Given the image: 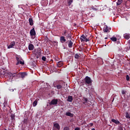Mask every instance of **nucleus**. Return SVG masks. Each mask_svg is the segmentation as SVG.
<instances>
[{
	"label": "nucleus",
	"mask_w": 130,
	"mask_h": 130,
	"mask_svg": "<svg viewBox=\"0 0 130 130\" xmlns=\"http://www.w3.org/2000/svg\"><path fill=\"white\" fill-rule=\"evenodd\" d=\"M52 130H59V129H57L56 128H54V127H53Z\"/></svg>",
	"instance_id": "nucleus-38"
},
{
	"label": "nucleus",
	"mask_w": 130,
	"mask_h": 130,
	"mask_svg": "<svg viewBox=\"0 0 130 130\" xmlns=\"http://www.w3.org/2000/svg\"><path fill=\"white\" fill-rule=\"evenodd\" d=\"M111 121H112V122H114V123H115L116 124H119V123H120V122H119V121H118V120H115L114 119H112Z\"/></svg>",
	"instance_id": "nucleus-18"
},
{
	"label": "nucleus",
	"mask_w": 130,
	"mask_h": 130,
	"mask_svg": "<svg viewBox=\"0 0 130 130\" xmlns=\"http://www.w3.org/2000/svg\"><path fill=\"white\" fill-rule=\"evenodd\" d=\"M62 35L65 36L66 39H72V35H71V32L65 30L63 31Z\"/></svg>",
	"instance_id": "nucleus-2"
},
{
	"label": "nucleus",
	"mask_w": 130,
	"mask_h": 130,
	"mask_svg": "<svg viewBox=\"0 0 130 130\" xmlns=\"http://www.w3.org/2000/svg\"><path fill=\"white\" fill-rule=\"evenodd\" d=\"M63 130H70V127L69 126H65L63 128Z\"/></svg>",
	"instance_id": "nucleus-35"
},
{
	"label": "nucleus",
	"mask_w": 130,
	"mask_h": 130,
	"mask_svg": "<svg viewBox=\"0 0 130 130\" xmlns=\"http://www.w3.org/2000/svg\"><path fill=\"white\" fill-rule=\"evenodd\" d=\"M126 81H129V76H128V75H126Z\"/></svg>",
	"instance_id": "nucleus-33"
},
{
	"label": "nucleus",
	"mask_w": 130,
	"mask_h": 130,
	"mask_svg": "<svg viewBox=\"0 0 130 130\" xmlns=\"http://www.w3.org/2000/svg\"><path fill=\"white\" fill-rule=\"evenodd\" d=\"M111 40L114 42H116V41H117V39L116 37H112L111 38Z\"/></svg>",
	"instance_id": "nucleus-26"
},
{
	"label": "nucleus",
	"mask_w": 130,
	"mask_h": 130,
	"mask_svg": "<svg viewBox=\"0 0 130 130\" xmlns=\"http://www.w3.org/2000/svg\"><path fill=\"white\" fill-rule=\"evenodd\" d=\"M15 117H16V115H15V114H11V118L12 122L13 121H15Z\"/></svg>",
	"instance_id": "nucleus-21"
},
{
	"label": "nucleus",
	"mask_w": 130,
	"mask_h": 130,
	"mask_svg": "<svg viewBox=\"0 0 130 130\" xmlns=\"http://www.w3.org/2000/svg\"><path fill=\"white\" fill-rule=\"evenodd\" d=\"M66 115L67 116H70V117H73L74 116V114L71 113L70 112H68L66 113Z\"/></svg>",
	"instance_id": "nucleus-20"
},
{
	"label": "nucleus",
	"mask_w": 130,
	"mask_h": 130,
	"mask_svg": "<svg viewBox=\"0 0 130 130\" xmlns=\"http://www.w3.org/2000/svg\"><path fill=\"white\" fill-rule=\"evenodd\" d=\"M82 100H83V101H85V102H83V104H86V103H87V102H88V99H87L85 97L83 98Z\"/></svg>",
	"instance_id": "nucleus-23"
},
{
	"label": "nucleus",
	"mask_w": 130,
	"mask_h": 130,
	"mask_svg": "<svg viewBox=\"0 0 130 130\" xmlns=\"http://www.w3.org/2000/svg\"><path fill=\"white\" fill-rule=\"evenodd\" d=\"M67 101H68L69 102H72L73 101V96L69 95L68 97Z\"/></svg>",
	"instance_id": "nucleus-22"
},
{
	"label": "nucleus",
	"mask_w": 130,
	"mask_h": 130,
	"mask_svg": "<svg viewBox=\"0 0 130 130\" xmlns=\"http://www.w3.org/2000/svg\"><path fill=\"white\" fill-rule=\"evenodd\" d=\"M15 45H16V42H15V41H12L11 42L10 45L8 47V48H13Z\"/></svg>",
	"instance_id": "nucleus-11"
},
{
	"label": "nucleus",
	"mask_w": 130,
	"mask_h": 130,
	"mask_svg": "<svg viewBox=\"0 0 130 130\" xmlns=\"http://www.w3.org/2000/svg\"><path fill=\"white\" fill-rule=\"evenodd\" d=\"M28 49L29 50H33L34 49V45L32 44H30L28 45Z\"/></svg>",
	"instance_id": "nucleus-19"
},
{
	"label": "nucleus",
	"mask_w": 130,
	"mask_h": 130,
	"mask_svg": "<svg viewBox=\"0 0 130 130\" xmlns=\"http://www.w3.org/2000/svg\"><path fill=\"white\" fill-rule=\"evenodd\" d=\"M53 86L54 87V88H57V90H60V89H61V88H62V85H61V84H55L54 83Z\"/></svg>",
	"instance_id": "nucleus-8"
},
{
	"label": "nucleus",
	"mask_w": 130,
	"mask_h": 130,
	"mask_svg": "<svg viewBox=\"0 0 130 130\" xmlns=\"http://www.w3.org/2000/svg\"><path fill=\"white\" fill-rule=\"evenodd\" d=\"M30 35L31 36H35L36 35V31H35V28H33L30 31Z\"/></svg>",
	"instance_id": "nucleus-9"
},
{
	"label": "nucleus",
	"mask_w": 130,
	"mask_h": 130,
	"mask_svg": "<svg viewBox=\"0 0 130 130\" xmlns=\"http://www.w3.org/2000/svg\"><path fill=\"white\" fill-rule=\"evenodd\" d=\"M59 101H60V102H62L59 99H53L50 103H49V105H57V103H58Z\"/></svg>",
	"instance_id": "nucleus-5"
},
{
	"label": "nucleus",
	"mask_w": 130,
	"mask_h": 130,
	"mask_svg": "<svg viewBox=\"0 0 130 130\" xmlns=\"http://www.w3.org/2000/svg\"><path fill=\"white\" fill-rule=\"evenodd\" d=\"M29 25L30 26H33L34 25V23L33 22V19L32 18H29L28 19Z\"/></svg>",
	"instance_id": "nucleus-17"
},
{
	"label": "nucleus",
	"mask_w": 130,
	"mask_h": 130,
	"mask_svg": "<svg viewBox=\"0 0 130 130\" xmlns=\"http://www.w3.org/2000/svg\"><path fill=\"white\" fill-rule=\"evenodd\" d=\"M108 38L106 37V38H105V39H108Z\"/></svg>",
	"instance_id": "nucleus-40"
},
{
	"label": "nucleus",
	"mask_w": 130,
	"mask_h": 130,
	"mask_svg": "<svg viewBox=\"0 0 130 130\" xmlns=\"http://www.w3.org/2000/svg\"><path fill=\"white\" fill-rule=\"evenodd\" d=\"M63 66V63L61 62V61H59L57 62V67H58V68H61V67H62Z\"/></svg>",
	"instance_id": "nucleus-15"
},
{
	"label": "nucleus",
	"mask_w": 130,
	"mask_h": 130,
	"mask_svg": "<svg viewBox=\"0 0 130 130\" xmlns=\"http://www.w3.org/2000/svg\"><path fill=\"white\" fill-rule=\"evenodd\" d=\"M93 125H94V124H93V123H90L89 124L90 126H93Z\"/></svg>",
	"instance_id": "nucleus-37"
},
{
	"label": "nucleus",
	"mask_w": 130,
	"mask_h": 130,
	"mask_svg": "<svg viewBox=\"0 0 130 130\" xmlns=\"http://www.w3.org/2000/svg\"><path fill=\"white\" fill-rule=\"evenodd\" d=\"M122 95H124V94H125V92H124V91H122Z\"/></svg>",
	"instance_id": "nucleus-39"
},
{
	"label": "nucleus",
	"mask_w": 130,
	"mask_h": 130,
	"mask_svg": "<svg viewBox=\"0 0 130 130\" xmlns=\"http://www.w3.org/2000/svg\"><path fill=\"white\" fill-rule=\"evenodd\" d=\"M16 60H17V63H16V66H18V64H19V63H20V64H25V63L24 62V61H22L21 60V58H20V57H16Z\"/></svg>",
	"instance_id": "nucleus-7"
},
{
	"label": "nucleus",
	"mask_w": 130,
	"mask_h": 130,
	"mask_svg": "<svg viewBox=\"0 0 130 130\" xmlns=\"http://www.w3.org/2000/svg\"><path fill=\"white\" fill-rule=\"evenodd\" d=\"M21 77L23 79L27 76V74L25 72L19 73Z\"/></svg>",
	"instance_id": "nucleus-16"
},
{
	"label": "nucleus",
	"mask_w": 130,
	"mask_h": 130,
	"mask_svg": "<svg viewBox=\"0 0 130 130\" xmlns=\"http://www.w3.org/2000/svg\"><path fill=\"white\" fill-rule=\"evenodd\" d=\"M121 4H122V0H118L117 2V6H120Z\"/></svg>",
	"instance_id": "nucleus-27"
},
{
	"label": "nucleus",
	"mask_w": 130,
	"mask_h": 130,
	"mask_svg": "<svg viewBox=\"0 0 130 130\" xmlns=\"http://www.w3.org/2000/svg\"><path fill=\"white\" fill-rule=\"evenodd\" d=\"M75 57L77 59H79V58H80V55L78 54H76L75 55Z\"/></svg>",
	"instance_id": "nucleus-29"
},
{
	"label": "nucleus",
	"mask_w": 130,
	"mask_h": 130,
	"mask_svg": "<svg viewBox=\"0 0 130 130\" xmlns=\"http://www.w3.org/2000/svg\"><path fill=\"white\" fill-rule=\"evenodd\" d=\"M68 46L70 48H72L73 47V45L74 44V43L72 42V40H68Z\"/></svg>",
	"instance_id": "nucleus-13"
},
{
	"label": "nucleus",
	"mask_w": 130,
	"mask_h": 130,
	"mask_svg": "<svg viewBox=\"0 0 130 130\" xmlns=\"http://www.w3.org/2000/svg\"><path fill=\"white\" fill-rule=\"evenodd\" d=\"M91 10H92V11H98V9L94 7V6L91 7Z\"/></svg>",
	"instance_id": "nucleus-30"
},
{
	"label": "nucleus",
	"mask_w": 130,
	"mask_h": 130,
	"mask_svg": "<svg viewBox=\"0 0 130 130\" xmlns=\"http://www.w3.org/2000/svg\"><path fill=\"white\" fill-rule=\"evenodd\" d=\"M129 34H124L123 35V37L124 39H126L127 40H128L130 38V36Z\"/></svg>",
	"instance_id": "nucleus-14"
},
{
	"label": "nucleus",
	"mask_w": 130,
	"mask_h": 130,
	"mask_svg": "<svg viewBox=\"0 0 130 130\" xmlns=\"http://www.w3.org/2000/svg\"><path fill=\"white\" fill-rule=\"evenodd\" d=\"M4 107H6V105H5V104H4Z\"/></svg>",
	"instance_id": "nucleus-41"
},
{
	"label": "nucleus",
	"mask_w": 130,
	"mask_h": 130,
	"mask_svg": "<svg viewBox=\"0 0 130 130\" xmlns=\"http://www.w3.org/2000/svg\"><path fill=\"white\" fill-rule=\"evenodd\" d=\"M74 130H81V128L79 127H76Z\"/></svg>",
	"instance_id": "nucleus-36"
},
{
	"label": "nucleus",
	"mask_w": 130,
	"mask_h": 130,
	"mask_svg": "<svg viewBox=\"0 0 130 130\" xmlns=\"http://www.w3.org/2000/svg\"><path fill=\"white\" fill-rule=\"evenodd\" d=\"M84 80L85 85H88V86H92L93 80H91V78H90L89 76H86Z\"/></svg>",
	"instance_id": "nucleus-1"
},
{
	"label": "nucleus",
	"mask_w": 130,
	"mask_h": 130,
	"mask_svg": "<svg viewBox=\"0 0 130 130\" xmlns=\"http://www.w3.org/2000/svg\"><path fill=\"white\" fill-rule=\"evenodd\" d=\"M23 122L24 123H28V119H24Z\"/></svg>",
	"instance_id": "nucleus-34"
},
{
	"label": "nucleus",
	"mask_w": 130,
	"mask_h": 130,
	"mask_svg": "<svg viewBox=\"0 0 130 130\" xmlns=\"http://www.w3.org/2000/svg\"><path fill=\"white\" fill-rule=\"evenodd\" d=\"M37 101H35L32 103L33 106H36V105H37Z\"/></svg>",
	"instance_id": "nucleus-31"
},
{
	"label": "nucleus",
	"mask_w": 130,
	"mask_h": 130,
	"mask_svg": "<svg viewBox=\"0 0 130 130\" xmlns=\"http://www.w3.org/2000/svg\"><path fill=\"white\" fill-rule=\"evenodd\" d=\"M73 0H68V3L69 6H71L72 5V3H73Z\"/></svg>",
	"instance_id": "nucleus-28"
},
{
	"label": "nucleus",
	"mask_w": 130,
	"mask_h": 130,
	"mask_svg": "<svg viewBox=\"0 0 130 130\" xmlns=\"http://www.w3.org/2000/svg\"><path fill=\"white\" fill-rule=\"evenodd\" d=\"M125 117L126 118H127L128 119H129L130 118V114H129V113L128 112H126L125 113Z\"/></svg>",
	"instance_id": "nucleus-24"
},
{
	"label": "nucleus",
	"mask_w": 130,
	"mask_h": 130,
	"mask_svg": "<svg viewBox=\"0 0 130 130\" xmlns=\"http://www.w3.org/2000/svg\"><path fill=\"white\" fill-rule=\"evenodd\" d=\"M103 31H104V32H109V29L108 26H107L106 27V28H105L103 29Z\"/></svg>",
	"instance_id": "nucleus-25"
},
{
	"label": "nucleus",
	"mask_w": 130,
	"mask_h": 130,
	"mask_svg": "<svg viewBox=\"0 0 130 130\" xmlns=\"http://www.w3.org/2000/svg\"><path fill=\"white\" fill-rule=\"evenodd\" d=\"M53 127L57 128V129H60V126L59 125V124L57 123H54Z\"/></svg>",
	"instance_id": "nucleus-12"
},
{
	"label": "nucleus",
	"mask_w": 130,
	"mask_h": 130,
	"mask_svg": "<svg viewBox=\"0 0 130 130\" xmlns=\"http://www.w3.org/2000/svg\"><path fill=\"white\" fill-rule=\"evenodd\" d=\"M42 60H43V61H46V57L45 56H43L42 57Z\"/></svg>",
	"instance_id": "nucleus-32"
},
{
	"label": "nucleus",
	"mask_w": 130,
	"mask_h": 130,
	"mask_svg": "<svg viewBox=\"0 0 130 130\" xmlns=\"http://www.w3.org/2000/svg\"><path fill=\"white\" fill-rule=\"evenodd\" d=\"M17 73H18L17 71L13 73L9 72L7 74V77L9 78V80H13V78L17 76Z\"/></svg>",
	"instance_id": "nucleus-4"
},
{
	"label": "nucleus",
	"mask_w": 130,
	"mask_h": 130,
	"mask_svg": "<svg viewBox=\"0 0 130 130\" xmlns=\"http://www.w3.org/2000/svg\"><path fill=\"white\" fill-rule=\"evenodd\" d=\"M67 41V39H66V37L64 36H62L60 37V42L61 43H64Z\"/></svg>",
	"instance_id": "nucleus-10"
},
{
	"label": "nucleus",
	"mask_w": 130,
	"mask_h": 130,
	"mask_svg": "<svg viewBox=\"0 0 130 130\" xmlns=\"http://www.w3.org/2000/svg\"><path fill=\"white\" fill-rule=\"evenodd\" d=\"M80 41L81 42H88V41H89V38H87L86 36H85L84 35H82L80 37Z\"/></svg>",
	"instance_id": "nucleus-6"
},
{
	"label": "nucleus",
	"mask_w": 130,
	"mask_h": 130,
	"mask_svg": "<svg viewBox=\"0 0 130 130\" xmlns=\"http://www.w3.org/2000/svg\"><path fill=\"white\" fill-rule=\"evenodd\" d=\"M129 44H130V40H129Z\"/></svg>",
	"instance_id": "nucleus-42"
},
{
	"label": "nucleus",
	"mask_w": 130,
	"mask_h": 130,
	"mask_svg": "<svg viewBox=\"0 0 130 130\" xmlns=\"http://www.w3.org/2000/svg\"><path fill=\"white\" fill-rule=\"evenodd\" d=\"M34 54L38 58L41 55V49L38 48L37 49H35Z\"/></svg>",
	"instance_id": "nucleus-3"
}]
</instances>
